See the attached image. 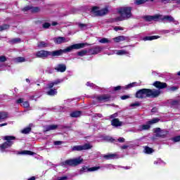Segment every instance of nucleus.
Instances as JSON below:
<instances>
[{
	"mask_svg": "<svg viewBox=\"0 0 180 180\" xmlns=\"http://www.w3.org/2000/svg\"><path fill=\"white\" fill-rule=\"evenodd\" d=\"M68 176H62V177H58L56 180H68Z\"/></svg>",
	"mask_w": 180,
	"mask_h": 180,
	"instance_id": "nucleus-52",
	"label": "nucleus"
},
{
	"mask_svg": "<svg viewBox=\"0 0 180 180\" xmlns=\"http://www.w3.org/2000/svg\"><path fill=\"white\" fill-rule=\"evenodd\" d=\"M26 61V59L23 57H18L15 59V63H25Z\"/></svg>",
	"mask_w": 180,
	"mask_h": 180,
	"instance_id": "nucleus-37",
	"label": "nucleus"
},
{
	"mask_svg": "<svg viewBox=\"0 0 180 180\" xmlns=\"http://www.w3.org/2000/svg\"><path fill=\"white\" fill-rule=\"evenodd\" d=\"M118 12L121 15L117 18V20H126V19L131 18V7H122L119 8Z\"/></svg>",
	"mask_w": 180,
	"mask_h": 180,
	"instance_id": "nucleus-2",
	"label": "nucleus"
},
{
	"mask_svg": "<svg viewBox=\"0 0 180 180\" xmlns=\"http://www.w3.org/2000/svg\"><path fill=\"white\" fill-rule=\"evenodd\" d=\"M160 122V119L153 118V120L148 122V124H154L155 123H158Z\"/></svg>",
	"mask_w": 180,
	"mask_h": 180,
	"instance_id": "nucleus-36",
	"label": "nucleus"
},
{
	"mask_svg": "<svg viewBox=\"0 0 180 180\" xmlns=\"http://www.w3.org/2000/svg\"><path fill=\"white\" fill-rule=\"evenodd\" d=\"M5 119H8V112H0V120H4Z\"/></svg>",
	"mask_w": 180,
	"mask_h": 180,
	"instance_id": "nucleus-34",
	"label": "nucleus"
},
{
	"mask_svg": "<svg viewBox=\"0 0 180 180\" xmlns=\"http://www.w3.org/2000/svg\"><path fill=\"white\" fill-rule=\"evenodd\" d=\"M105 160H115V158H119V156L116 153H108L104 155Z\"/></svg>",
	"mask_w": 180,
	"mask_h": 180,
	"instance_id": "nucleus-19",
	"label": "nucleus"
},
{
	"mask_svg": "<svg viewBox=\"0 0 180 180\" xmlns=\"http://www.w3.org/2000/svg\"><path fill=\"white\" fill-rule=\"evenodd\" d=\"M79 27H80V29H82V30H84V29H85V27H86V24H79Z\"/></svg>",
	"mask_w": 180,
	"mask_h": 180,
	"instance_id": "nucleus-50",
	"label": "nucleus"
},
{
	"mask_svg": "<svg viewBox=\"0 0 180 180\" xmlns=\"http://www.w3.org/2000/svg\"><path fill=\"white\" fill-rule=\"evenodd\" d=\"M122 150H127V148H129V146L124 145L121 147Z\"/></svg>",
	"mask_w": 180,
	"mask_h": 180,
	"instance_id": "nucleus-57",
	"label": "nucleus"
},
{
	"mask_svg": "<svg viewBox=\"0 0 180 180\" xmlns=\"http://www.w3.org/2000/svg\"><path fill=\"white\" fill-rule=\"evenodd\" d=\"M49 46V43L44 41H39L37 43V47H39V49H46V47Z\"/></svg>",
	"mask_w": 180,
	"mask_h": 180,
	"instance_id": "nucleus-23",
	"label": "nucleus"
},
{
	"mask_svg": "<svg viewBox=\"0 0 180 180\" xmlns=\"http://www.w3.org/2000/svg\"><path fill=\"white\" fill-rule=\"evenodd\" d=\"M89 51L87 50H82L79 52H77V56H79L80 57H84V56H86V54H88Z\"/></svg>",
	"mask_w": 180,
	"mask_h": 180,
	"instance_id": "nucleus-31",
	"label": "nucleus"
},
{
	"mask_svg": "<svg viewBox=\"0 0 180 180\" xmlns=\"http://www.w3.org/2000/svg\"><path fill=\"white\" fill-rule=\"evenodd\" d=\"M58 127V125L52 124L46 127V131H50V130H56Z\"/></svg>",
	"mask_w": 180,
	"mask_h": 180,
	"instance_id": "nucleus-27",
	"label": "nucleus"
},
{
	"mask_svg": "<svg viewBox=\"0 0 180 180\" xmlns=\"http://www.w3.org/2000/svg\"><path fill=\"white\" fill-rule=\"evenodd\" d=\"M99 43H102L103 44H106L108 43H110V40H108V38H103L100 39Z\"/></svg>",
	"mask_w": 180,
	"mask_h": 180,
	"instance_id": "nucleus-38",
	"label": "nucleus"
},
{
	"mask_svg": "<svg viewBox=\"0 0 180 180\" xmlns=\"http://www.w3.org/2000/svg\"><path fill=\"white\" fill-rule=\"evenodd\" d=\"M103 49V47L102 46H97L93 49H91L89 50V54H99V53H101V51H102Z\"/></svg>",
	"mask_w": 180,
	"mask_h": 180,
	"instance_id": "nucleus-14",
	"label": "nucleus"
},
{
	"mask_svg": "<svg viewBox=\"0 0 180 180\" xmlns=\"http://www.w3.org/2000/svg\"><path fill=\"white\" fill-rule=\"evenodd\" d=\"M60 51H49L41 50L37 52L36 56L38 58H47V57H57L60 54Z\"/></svg>",
	"mask_w": 180,
	"mask_h": 180,
	"instance_id": "nucleus-3",
	"label": "nucleus"
},
{
	"mask_svg": "<svg viewBox=\"0 0 180 180\" xmlns=\"http://www.w3.org/2000/svg\"><path fill=\"white\" fill-rule=\"evenodd\" d=\"M46 95H49V96L57 95V89L51 88L50 90L46 92Z\"/></svg>",
	"mask_w": 180,
	"mask_h": 180,
	"instance_id": "nucleus-26",
	"label": "nucleus"
},
{
	"mask_svg": "<svg viewBox=\"0 0 180 180\" xmlns=\"http://www.w3.org/2000/svg\"><path fill=\"white\" fill-rule=\"evenodd\" d=\"M54 146H61L63 144V141H55L53 142Z\"/></svg>",
	"mask_w": 180,
	"mask_h": 180,
	"instance_id": "nucleus-47",
	"label": "nucleus"
},
{
	"mask_svg": "<svg viewBox=\"0 0 180 180\" xmlns=\"http://www.w3.org/2000/svg\"><path fill=\"white\" fill-rule=\"evenodd\" d=\"M131 108H134L135 106H140V103L139 102H136L134 103H131L130 105Z\"/></svg>",
	"mask_w": 180,
	"mask_h": 180,
	"instance_id": "nucleus-48",
	"label": "nucleus"
},
{
	"mask_svg": "<svg viewBox=\"0 0 180 180\" xmlns=\"http://www.w3.org/2000/svg\"><path fill=\"white\" fill-rule=\"evenodd\" d=\"M144 152L146 154H153V153H154V150L148 146H145Z\"/></svg>",
	"mask_w": 180,
	"mask_h": 180,
	"instance_id": "nucleus-30",
	"label": "nucleus"
},
{
	"mask_svg": "<svg viewBox=\"0 0 180 180\" xmlns=\"http://www.w3.org/2000/svg\"><path fill=\"white\" fill-rule=\"evenodd\" d=\"M11 43H13V44L16 43H20V38L13 39L11 40Z\"/></svg>",
	"mask_w": 180,
	"mask_h": 180,
	"instance_id": "nucleus-43",
	"label": "nucleus"
},
{
	"mask_svg": "<svg viewBox=\"0 0 180 180\" xmlns=\"http://www.w3.org/2000/svg\"><path fill=\"white\" fill-rule=\"evenodd\" d=\"M9 27L8 25L4 24L2 26L0 27V32H2L4 30H8V28Z\"/></svg>",
	"mask_w": 180,
	"mask_h": 180,
	"instance_id": "nucleus-41",
	"label": "nucleus"
},
{
	"mask_svg": "<svg viewBox=\"0 0 180 180\" xmlns=\"http://www.w3.org/2000/svg\"><path fill=\"white\" fill-rule=\"evenodd\" d=\"M28 180H36V177L32 176V177L28 179Z\"/></svg>",
	"mask_w": 180,
	"mask_h": 180,
	"instance_id": "nucleus-64",
	"label": "nucleus"
},
{
	"mask_svg": "<svg viewBox=\"0 0 180 180\" xmlns=\"http://www.w3.org/2000/svg\"><path fill=\"white\" fill-rule=\"evenodd\" d=\"M105 140H106L107 141H111V142L114 141V139L110 136H105Z\"/></svg>",
	"mask_w": 180,
	"mask_h": 180,
	"instance_id": "nucleus-51",
	"label": "nucleus"
},
{
	"mask_svg": "<svg viewBox=\"0 0 180 180\" xmlns=\"http://www.w3.org/2000/svg\"><path fill=\"white\" fill-rule=\"evenodd\" d=\"M143 19H145V20H146V22H152V20H154V22H158L159 15H155L153 16L146 15L143 17Z\"/></svg>",
	"mask_w": 180,
	"mask_h": 180,
	"instance_id": "nucleus-15",
	"label": "nucleus"
},
{
	"mask_svg": "<svg viewBox=\"0 0 180 180\" xmlns=\"http://www.w3.org/2000/svg\"><path fill=\"white\" fill-rule=\"evenodd\" d=\"M114 30H115V32H118V30H123V29L120 27H115Z\"/></svg>",
	"mask_w": 180,
	"mask_h": 180,
	"instance_id": "nucleus-54",
	"label": "nucleus"
},
{
	"mask_svg": "<svg viewBox=\"0 0 180 180\" xmlns=\"http://www.w3.org/2000/svg\"><path fill=\"white\" fill-rule=\"evenodd\" d=\"M84 159L81 157L75 158V159H70L67 160L65 162L60 163L62 167H77V165H79V164L82 163Z\"/></svg>",
	"mask_w": 180,
	"mask_h": 180,
	"instance_id": "nucleus-4",
	"label": "nucleus"
},
{
	"mask_svg": "<svg viewBox=\"0 0 180 180\" xmlns=\"http://www.w3.org/2000/svg\"><path fill=\"white\" fill-rule=\"evenodd\" d=\"M71 117H79L81 116V112L80 111H74L72 113H70Z\"/></svg>",
	"mask_w": 180,
	"mask_h": 180,
	"instance_id": "nucleus-33",
	"label": "nucleus"
},
{
	"mask_svg": "<svg viewBox=\"0 0 180 180\" xmlns=\"http://www.w3.org/2000/svg\"><path fill=\"white\" fill-rule=\"evenodd\" d=\"M112 126H115V127H119L123 125V122L119 121V119L115 118L111 121Z\"/></svg>",
	"mask_w": 180,
	"mask_h": 180,
	"instance_id": "nucleus-20",
	"label": "nucleus"
},
{
	"mask_svg": "<svg viewBox=\"0 0 180 180\" xmlns=\"http://www.w3.org/2000/svg\"><path fill=\"white\" fill-rule=\"evenodd\" d=\"M98 169L99 167H93L89 168L86 166H84L82 169H80L79 174L80 175H82L84 172H94V171H98Z\"/></svg>",
	"mask_w": 180,
	"mask_h": 180,
	"instance_id": "nucleus-10",
	"label": "nucleus"
},
{
	"mask_svg": "<svg viewBox=\"0 0 180 180\" xmlns=\"http://www.w3.org/2000/svg\"><path fill=\"white\" fill-rule=\"evenodd\" d=\"M172 140L174 143H178V141H180V135L172 138Z\"/></svg>",
	"mask_w": 180,
	"mask_h": 180,
	"instance_id": "nucleus-44",
	"label": "nucleus"
},
{
	"mask_svg": "<svg viewBox=\"0 0 180 180\" xmlns=\"http://www.w3.org/2000/svg\"><path fill=\"white\" fill-rule=\"evenodd\" d=\"M157 39H160V36L155 35V36H148L143 38V40L144 41H151V40H156Z\"/></svg>",
	"mask_w": 180,
	"mask_h": 180,
	"instance_id": "nucleus-24",
	"label": "nucleus"
},
{
	"mask_svg": "<svg viewBox=\"0 0 180 180\" xmlns=\"http://www.w3.org/2000/svg\"><path fill=\"white\" fill-rule=\"evenodd\" d=\"M86 86H90L91 88H96V86L94 84V83H91L89 82L86 83Z\"/></svg>",
	"mask_w": 180,
	"mask_h": 180,
	"instance_id": "nucleus-46",
	"label": "nucleus"
},
{
	"mask_svg": "<svg viewBox=\"0 0 180 180\" xmlns=\"http://www.w3.org/2000/svg\"><path fill=\"white\" fill-rule=\"evenodd\" d=\"M108 56H112V54H117V56H127L129 54V51L126 50H115L112 51V53H105Z\"/></svg>",
	"mask_w": 180,
	"mask_h": 180,
	"instance_id": "nucleus-12",
	"label": "nucleus"
},
{
	"mask_svg": "<svg viewBox=\"0 0 180 180\" xmlns=\"http://www.w3.org/2000/svg\"><path fill=\"white\" fill-rule=\"evenodd\" d=\"M92 145L86 143L84 145L75 146L72 148V151H82L84 150H91Z\"/></svg>",
	"mask_w": 180,
	"mask_h": 180,
	"instance_id": "nucleus-9",
	"label": "nucleus"
},
{
	"mask_svg": "<svg viewBox=\"0 0 180 180\" xmlns=\"http://www.w3.org/2000/svg\"><path fill=\"white\" fill-rule=\"evenodd\" d=\"M7 125H8V123H6V122L0 124V127H3V126H7Z\"/></svg>",
	"mask_w": 180,
	"mask_h": 180,
	"instance_id": "nucleus-63",
	"label": "nucleus"
},
{
	"mask_svg": "<svg viewBox=\"0 0 180 180\" xmlns=\"http://www.w3.org/2000/svg\"><path fill=\"white\" fill-rule=\"evenodd\" d=\"M161 91L158 89H142L136 94V98L139 99H146V98H158Z\"/></svg>",
	"mask_w": 180,
	"mask_h": 180,
	"instance_id": "nucleus-1",
	"label": "nucleus"
},
{
	"mask_svg": "<svg viewBox=\"0 0 180 180\" xmlns=\"http://www.w3.org/2000/svg\"><path fill=\"white\" fill-rule=\"evenodd\" d=\"M127 98H129V96H122L121 97V99H122L123 101H124V99H127Z\"/></svg>",
	"mask_w": 180,
	"mask_h": 180,
	"instance_id": "nucleus-59",
	"label": "nucleus"
},
{
	"mask_svg": "<svg viewBox=\"0 0 180 180\" xmlns=\"http://www.w3.org/2000/svg\"><path fill=\"white\" fill-rule=\"evenodd\" d=\"M117 140L120 143H124L125 141V139L123 137H120Z\"/></svg>",
	"mask_w": 180,
	"mask_h": 180,
	"instance_id": "nucleus-53",
	"label": "nucleus"
},
{
	"mask_svg": "<svg viewBox=\"0 0 180 180\" xmlns=\"http://www.w3.org/2000/svg\"><path fill=\"white\" fill-rule=\"evenodd\" d=\"M50 26H51V24H50V22H45L42 25V27H44V29H49Z\"/></svg>",
	"mask_w": 180,
	"mask_h": 180,
	"instance_id": "nucleus-42",
	"label": "nucleus"
},
{
	"mask_svg": "<svg viewBox=\"0 0 180 180\" xmlns=\"http://www.w3.org/2000/svg\"><path fill=\"white\" fill-rule=\"evenodd\" d=\"M22 106H23V108H29V106H30V104H29L28 101H25L22 103Z\"/></svg>",
	"mask_w": 180,
	"mask_h": 180,
	"instance_id": "nucleus-45",
	"label": "nucleus"
},
{
	"mask_svg": "<svg viewBox=\"0 0 180 180\" xmlns=\"http://www.w3.org/2000/svg\"><path fill=\"white\" fill-rule=\"evenodd\" d=\"M137 86V82L131 83L125 86V89H129L130 88H133V86Z\"/></svg>",
	"mask_w": 180,
	"mask_h": 180,
	"instance_id": "nucleus-39",
	"label": "nucleus"
},
{
	"mask_svg": "<svg viewBox=\"0 0 180 180\" xmlns=\"http://www.w3.org/2000/svg\"><path fill=\"white\" fill-rule=\"evenodd\" d=\"M153 86H155V88H158V89H164V88H167L166 83H162L158 81L153 83Z\"/></svg>",
	"mask_w": 180,
	"mask_h": 180,
	"instance_id": "nucleus-17",
	"label": "nucleus"
},
{
	"mask_svg": "<svg viewBox=\"0 0 180 180\" xmlns=\"http://www.w3.org/2000/svg\"><path fill=\"white\" fill-rule=\"evenodd\" d=\"M170 89H171L172 91H176V89H178V88L176 87V86H172V87L170 88Z\"/></svg>",
	"mask_w": 180,
	"mask_h": 180,
	"instance_id": "nucleus-61",
	"label": "nucleus"
},
{
	"mask_svg": "<svg viewBox=\"0 0 180 180\" xmlns=\"http://www.w3.org/2000/svg\"><path fill=\"white\" fill-rule=\"evenodd\" d=\"M153 164H155V165H161V164L165 165L166 163L161 159H157L156 160L154 161Z\"/></svg>",
	"mask_w": 180,
	"mask_h": 180,
	"instance_id": "nucleus-35",
	"label": "nucleus"
},
{
	"mask_svg": "<svg viewBox=\"0 0 180 180\" xmlns=\"http://www.w3.org/2000/svg\"><path fill=\"white\" fill-rule=\"evenodd\" d=\"M32 130V129L30 127H27L25 129H24L21 133H22V134H27L29 133H30V131Z\"/></svg>",
	"mask_w": 180,
	"mask_h": 180,
	"instance_id": "nucleus-40",
	"label": "nucleus"
},
{
	"mask_svg": "<svg viewBox=\"0 0 180 180\" xmlns=\"http://www.w3.org/2000/svg\"><path fill=\"white\" fill-rule=\"evenodd\" d=\"M19 154L24 155H34V153L30 150H23L19 153Z\"/></svg>",
	"mask_w": 180,
	"mask_h": 180,
	"instance_id": "nucleus-32",
	"label": "nucleus"
},
{
	"mask_svg": "<svg viewBox=\"0 0 180 180\" xmlns=\"http://www.w3.org/2000/svg\"><path fill=\"white\" fill-rule=\"evenodd\" d=\"M155 133L156 137H164L165 134L162 130H161V128H155Z\"/></svg>",
	"mask_w": 180,
	"mask_h": 180,
	"instance_id": "nucleus-22",
	"label": "nucleus"
},
{
	"mask_svg": "<svg viewBox=\"0 0 180 180\" xmlns=\"http://www.w3.org/2000/svg\"><path fill=\"white\" fill-rule=\"evenodd\" d=\"M108 12L109 9L108 7L101 9L98 6H94L91 9V13L94 16H105V15H108Z\"/></svg>",
	"mask_w": 180,
	"mask_h": 180,
	"instance_id": "nucleus-7",
	"label": "nucleus"
},
{
	"mask_svg": "<svg viewBox=\"0 0 180 180\" xmlns=\"http://www.w3.org/2000/svg\"><path fill=\"white\" fill-rule=\"evenodd\" d=\"M95 117H100V118H101V117H103V115H102V114H99V113H98V114H96Z\"/></svg>",
	"mask_w": 180,
	"mask_h": 180,
	"instance_id": "nucleus-60",
	"label": "nucleus"
},
{
	"mask_svg": "<svg viewBox=\"0 0 180 180\" xmlns=\"http://www.w3.org/2000/svg\"><path fill=\"white\" fill-rule=\"evenodd\" d=\"M120 89H122V86H120L114 87V91H120Z\"/></svg>",
	"mask_w": 180,
	"mask_h": 180,
	"instance_id": "nucleus-55",
	"label": "nucleus"
},
{
	"mask_svg": "<svg viewBox=\"0 0 180 180\" xmlns=\"http://www.w3.org/2000/svg\"><path fill=\"white\" fill-rule=\"evenodd\" d=\"M86 46V44H75L73 45H71L68 47H67L65 49H60L56 51H60V54L58 56H62L63 53H70V51H72V50H79V49H84Z\"/></svg>",
	"mask_w": 180,
	"mask_h": 180,
	"instance_id": "nucleus-6",
	"label": "nucleus"
},
{
	"mask_svg": "<svg viewBox=\"0 0 180 180\" xmlns=\"http://www.w3.org/2000/svg\"><path fill=\"white\" fill-rule=\"evenodd\" d=\"M154 0H136V5H143V4H146V2H153Z\"/></svg>",
	"mask_w": 180,
	"mask_h": 180,
	"instance_id": "nucleus-28",
	"label": "nucleus"
},
{
	"mask_svg": "<svg viewBox=\"0 0 180 180\" xmlns=\"http://www.w3.org/2000/svg\"><path fill=\"white\" fill-rule=\"evenodd\" d=\"M61 82H63V79H58L53 82H51L47 84V89H51V88H53V86H54L55 85H58L59 84H61Z\"/></svg>",
	"mask_w": 180,
	"mask_h": 180,
	"instance_id": "nucleus-16",
	"label": "nucleus"
},
{
	"mask_svg": "<svg viewBox=\"0 0 180 180\" xmlns=\"http://www.w3.org/2000/svg\"><path fill=\"white\" fill-rule=\"evenodd\" d=\"M30 9H32V12H34V13H37V12H40V8L39 7H32L30 8V6H26L25 7L22 11L25 12L26 11H30Z\"/></svg>",
	"mask_w": 180,
	"mask_h": 180,
	"instance_id": "nucleus-21",
	"label": "nucleus"
},
{
	"mask_svg": "<svg viewBox=\"0 0 180 180\" xmlns=\"http://www.w3.org/2000/svg\"><path fill=\"white\" fill-rule=\"evenodd\" d=\"M114 41L115 43H120V41H124L126 40V37L124 36H118L117 37L113 38Z\"/></svg>",
	"mask_w": 180,
	"mask_h": 180,
	"instance_id": "nucleus-25",
	"label": "nucleus"
},
{
	"mask_svg": "<svg viewBox=\"0 0 180 180\" xmlns=\"http://www.w3.org/2000/svg\"><path fill=\"white\" fill-rule=\"evenodd\" d=\"M96 99L98 101V102H109V101H110V95L103 94L98 96L96 97Z\"/></svg>",
	"mask_w": 180,
	"mask_h": 180,
	"instance_id": "nucleus-13",
	"label": "nucleus"
},
{
	"mask_svg": "<svg viewBox=\"0 0 180 180\" xmlns=\"http://www.w3.org/2000/svg\"><path fill=\"white\" fill-rule=\"evenodd\" d=\"M53 41H54L55 44H61L62 43H67L70 41V39L64 37H58L53 38Z\"/></svg>",
	"mask_w": 180,
	"mask_h": 180,
	"instance_id": "nucleus-11",
	"label": "nucleus"
},
{
	"mask_svg": "<svg viewBox=\"0 0 180 180\" xmlns=\"http://www.w3.org/2000/svg\"><path fill=\"white\" fill-rule=\"evenodd\" d=\"M162 21V22H166L167 23H171L172 22L174 23V25H179V22L175 20L174 17L171 15H159V18H158V22Z\"/></svg>",
	"mask_w": 180,
	"mask_h": 180,
	"instance_id": "nucleus-8",
	"label": "nucleus"
},
{
	"mask_svg": "<svg viewBox=\"0 0 180 180\" xmlns=\"http://www.w3.org/2000/svg\"><path fill=\"white\" fill-rule=\"evenodd\" d=\"M117 117V114L115 113V114H113L112 115H110V119H115V117Z\"/></svg>",
	"mask_w": 180,
	"mask_h": 180,
	"instance_id": "nucleus-56",
	"label": "nucleus"
},
{
	"mask_svg": "<svg viewBox=\"0 0 180 180\" xmlns=\"http://www.w3.org/2000/svg\"><path fill=\"white\" fill-rule=\"evenodd\" d=\"M55 70L58 72H65V70H67V66L64 64H59L55 68Z\"/></svg>",
	"mask_w": 180,
	"mask_h": 180,
	"instance_id": "nucleus-18",
	"label": "nucleus"
},
{
	"mask_svg": "<svg viewBox=\"0 0 180 180\" xmlns=\"http://www.w3.org/2000/svg\"><path fill=\"white\" fill-rule=\"evenodd\" d=\"M6 61V57L1 56H0V63H5Z\"/></svg>",
	"mask_w": 180,
	"mask_h": 180,
	"instance_id": "nucleus-49",
	"label": "nucleus"
},
{
	"mask_svg": "<svg viewBox=\"0 0 180 180\" xmlns=\"http://www.w3.org/2000/svg\"><path fill=\"white\" fill-rule=\"evenodd\" d=\"M17 103H23V98H20L17 100Z\"/></svg>",
	"mask_w": 180,
	"mask_h": 180,
	"instance_id": "nucleus-58",
	"label": "nucleus"
},
{
	"mask_svg": "<svg viewBox=\"0 0 180 180\" xmlns=\"http://www.w3.org/2000/svg\"><path fill=\"white\" fill-rule=\"evenodd\" d=\"M148 129H150V124H148V122H147L146 124H143L139 126V130L141 131L148 130Z\"/></svg>",
	"mask_w": 180,
	"mask_h": 180,
	"instance_id": "nucleus-29",
	"label": "nucleus"
},
{
	"mask_svg": "<svg viewBox=\"0 0 180 180\" xmlns=\"http://www.w3.org/2000/svg\"><path fill=\"white\" fill-rule=\"evenodd\" d=\"M4 140H6V142L0 146V151L1 153H6V151H7L6 148L12 147V145L13 144V141H12V140H15V136H4Z\"/></svg>",
	"mask_w": 180,
	"mask_h": 180,
	"instance_id": "nucleus-5",
	"label": "nucleus"
},
{
	"mask_svg": "<svg viewBox=\"0 0 180 180\" xmlns=\"http://www.w3.org/2000/svg\"><path fill=\"white\" fill-rule=\"evenodd\" d=\"M172 105H178V101H173L172 102Z\"/></svg>",
	"mask_w": 180,
	"mask_h": 180,
	"instance_id": "nucleus-62",
	"label": "nucleus"
}]
</instances>
